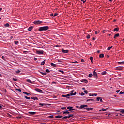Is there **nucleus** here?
<instances>
[{"instance_id": "4c0bfd02", "label": "nucleus", "mask_w": 124, "mask_h": 124, "mask_svg": "<svg viewBox=\"0 0 124 124\" xmlns=\"http://www.w3.org/2000/svg\"><path fill=\"white\" fill-rule=\"evenodd\" d=\"M67 118H68V117L67 116L63 117L62 119V120H66L67 119Z\"/></svg>"}, {"instance_id": "c85d7f7f", "label": "nucleus", "mask_w": 124, "mask_h": 124, "mask_svg": "<svg viewBox=\"0 0 124 124\" xmlns=\"http://www.w3.org/2000/svg\"><path fill=\"white\" fill-rule=\"evenodd\" d=\"M74 116V114H69V115L67 116L68 118H71V117H73Z\"/></svg>"}, {"instance_id": "864d4df0", "label": "nucleus", "mask_w": 124, "mask_h": 124, "mask_svg": "<svg viewBox=\"0 0 124 124\" xmlns=\"http://www.w3.org/2000/svg\"><path fill=\"white\" fill-rule=\"evenodd\" d=\"M23 54H27L28 53V51H23Z\"/></svg>"}, {"instance_id": "6e6d98bb", "label": "nucleus", "mask_w": 124, "mask_h": 124, "mask_svg": "<svg viewBox=\"0 0 124 124\" xmlns=\"http://www.w3.org/2000/svg\"><path fill=\"white\" fill-rule=\"evenodd\" d=\"M81 1L83 2V3H86V2L87 1V0L84 1V0H81Z\"/></svg>"}, {"instance_id": "dca6fc26", "label": "nucleus", "mask_w": 124, "mask_h": 124, "mask_svg": "<svg viewBox=\"0 0 124 124\" xmlns=\"http://www.w3.org/2000/svg\"><path fill=\"white\" fill-rule=\"evenodd\" d=\"M50 65H51V66H53V67H57V64H54V63H50Z\"/></svg>"}, {"instance_id": "09e8293b", "label": "nucleus", "mask_w": 124, "mask_h": 124, "mask_svg": "<svg viewBox=\"0 0 124 124\" xmlns=\"http://www.w3.org/2000/svg\"><path fill=\"white\" fill-rule=\"evenodd\" d=\"M124 92H122V91H121L120 93H119V94H124Z\"/></svg>"}, {"instance_id": "603ef678", "label": "nucleus", "mask_w": 124, "mask_h": 124, "mask_svg": "<svg viewBox=\"0 0 124 124\" xmlns=\"http://www.w3.org/2000/svg\"><path fill=\"white\" fill-rule=\"evenodd\" d=\"M16 90L18 91V92H22V90L21 89H16Z\"/></svg>"}, {"instance_id": "423d86ee", "label": "nucleus", "mask_w": 124, "mask_h": 124, "mask_svg": "<svg viewBox=\"0 0 124 124\" xmlns=\"http://www.w3.org/2000/svg\"><path fill=\"white\" fill-rule=\"evenodd\" d=\"M87 107H88V105H81L80 107L79 108L80 109H86V108H87Z\"/></svg>"}, {"instance_id": "e433bc0d", "label": "nucleus", "mask_w": 124, "mask_h": 124, "mask_svg": "<svg viewBox=\"0 0 124 124\" xmlns=\"http://www.w3.org/2000/svg\"><path fill=\"white\" fill-rule=\"evenodd\" d=\"M48 118H49V119H53L54 118V115L49 116Z\"/></svg>"}, {"instance_id": "1a4fd4ad", "label": "nucleus", "mask_w": 124, "mask_h": 124, "mask_svg": "<svg viewBox=\"0 0 124 124\" xmlns=\"http://www.w3.org/2000/svg\"><path fill=\"white\" fill-rule=\"evenodd\" d=\"M69 96H70V94H68L66 95H62V97H67V98H69Z\"/></svg>"}, {"instance_id": "c03bdc74", "label": "nucleus", "mask_w": 124, "mask_h": 124, "mask_svg": "<svg viewBox=\"0 0 124 124\" xmlns=\"http://www.w3.org/2000/svg\"><path fill=\"white\" fill-rule=\"evenodd\" d=\"M13 80L15 82H16L17 81H18V79H17L16 78H13Z\"/></svg>"}, {"instance_id": "a211bd4d", "label": "nucleus", "mask_w": 124, "mask_h": 124, "mask_svg": "<svg viewBox=\"0 0 124 124\" xmlns=\"http://www.w3.org/2000/svg\"><path fill=\"white\" fill-rule=\"evenodd\" d=\"M23 93H24V94H26V95H31V94L27 92H23Z\"/></svg>"}, {"instance_id": "f257e3e1", "label": "nucleus", "mask_w": 124, "mask_h": 124, "mask_svg": "<svg viewBox=\"0 0 124 124\" xmlns=\"http://www.w3.org/2000/svg\"><path fill=\"white\" fill-rule=\"evenodd\" d=\"M49 30V26H43L39 28V31H48Z\"/></svg>"}, {"instance_id": "9d476101", "label": "nucleus", "mask_w": 124, "mask_h": 124, "mask_svg": "<svg viewBox=\"0 0 124 124\" xmlns=\"http://www.w3.org/2000/svg\"><path fill=\"white\" fill-rule=\"evenodd\" d=\"M85 109L86 111H92V110H93V108H86Z\"/></svg>"}, {"instance_id": "8fccbe9b", "label": "nucleus", "mask_w": 124, "mask_h": 124, "mask_svg": "<svg viewBox=\"0 0 124 124\" xmlns=\"http://www.w3.org/2000/svg\"><path fill=\"white\" fill-rule=\"evenodd\" d=\"M108 51H110V50H111V47H110V46H108L107 48Z\"/></svg>"}, {"instance_id": "052dcab7", "label": "nucleus", "mask_w": 124, "mask_h": 124, "mask_svg": "<svg viewBox=\"0 0 124 124\" xmlns=\"http://www.w3.org/2000/svg\"><path fill=\"white\" fill-rule=\"evenodd\" d=\"M102 32H103V33H105V32H106V30H103Z\"/></svg>"}, {"instance_id": "338daca9", "label": "nucleus", "mask_w": 124, "mask_h": 124, "mask_svg": "<svg viewBox=\"0 0 124 124\" xmlns=\"http://www.w3.org/2000/svg\"><path fill=\"white\" fill-rule=\"evenodd\" d=\"M116 93H120V90H118L116 91Z\"/></svg>"}, {"instance_id": "a19ab883", "label": "nucleus", "mask_w": 124, "mask_h": 124, "mask_svg": "<svg viewBox=\"0 0 124 124\" xmlns=\"http://www.w3.org/2000/svg\"><path fill=\"white\" fill-rule=\"evenodd\" d=\"M57 15H59V14L55 13L54 15H53V17H56Z\"/></svg>"}, {"instance_id": "473e14b6", "label": "nucleus", "mask_w": 124, "mask_h": 124, "mask_svg": "<svg viewBox=\"0 0 124 124\" xmlns=\"http://www.w3.org/2000/svg\"><path fill=\"white\" fill-rule=\"evenodd\" d=\"M71 63H79V62L78 61H76L75 62H72Z\"/></svg>"}, {"instance_id": "f8f14e48", "label": "nucleus", "mask_w": 124, "mask_h": 124, "mask_svg": "<svg viewBox=\"0 0 124 124\" xmlns=\"http://www.w3.org/2000/svg\"><path fill=\"white\" fill-rule=\"evenodd\" d=\"M33 29V26H30L28 28V31H32Z\"/></svg>"}, {"instance_id": "f3484780", "label": "nucleus", "mask_w": 124, "mask_h": 124, "mask_svg": "<svg viewBox=\"0 0 124 124\" xmlns=\"http://www.w3.org/2000/svg\"><path fill=\"white\" fill-rule=\"evenodd\" d=\"M69 110H65L64 111V112H63V114H69Z\"/></svg>"}, {"instance_id": "3c124183", "label": "nucleus", "mask_w": 124, "mask_h": 124, "mask_svg": "<svg viewBox=\"0 0 124 124\" xmlns=\"http://www.w3.org/2000/svg\"><path fill=\"white\" fill-rule=\"evenodd\" d=\"M84 92L86 94H88V91H87V90H85V91H84Z\"/></svg>"}, {"instance_id": "7ed1b4c3", "label": "nucleus", "mask_w": 124, "mask_h": 124, "mask_svg": "<svg viewBox=\"0 0 124 124\" xmlns=\"http://www.w3.org/2000/svg\"><path fill=\"white\" fill-rule=\"evenodd\" d=\"M96 70H94V71L93 72V75L96 78V79H97L98 78V76H97V73H96Z\"/></svg>"}, {"instance_id": "2f4dec72", "label": "nucleus", "mask_w": 124, "mask_h": 124, "mask_svg": "<svg viewBox=\"0 0 124 124\" xmlns=\"http://www.w3.org/2000/svg\"><path fill=\"white\" fill-rule=\"evenodd\" d=\"M39 105H40L41 106H44V105H46V104L40 103L39 104Z\"/></svg>"}, {"instance_id": "0e129e2a", "label": "nucleus", "mask_w": 124, "mask_h": 124, "mask_svg": "<svg viewBox=\"0 0 124 124\" xmlns=\"http://www.w3.org/2000/svg\"><path fill=\"white\" fill-rule=\"evenodd\" d=\"M81 62H85V60L84 59H81Z\"/></svg>"}, {"instance_id": "0eeeda50", "label": "nucleus", "mask_w": 124, "mask_h": 124, "mask_svg": "<svg viewBox=\"0 0 124 124\" xmlns=\"http://www.w3.org/2000/svg\"><path fill=\"white\" fill-rule=\"evenodd\" d=\"M35 91H36V92H38V93H43V91L38 89V88H35Z\"/></svg>"}, {"instance_id": "ea45409f", "label": "nucleus", "mask_w": 124, "mask_h": 124, "mask_svg": "<svg viewBox=\"0 0 124 124\" xmlns=\"http://www.w3.org/2000/svg\"><path fill=\"white\" fill-rule=\"evenodd\" d=\"M86 38H87V39H89V38H91V35H88L86 36Z\"/></svg>"}, {"instance_id": "c9c22d12", "label": "nucleus", "mask_w": 124, "mask_h": 124, "mask_svg": "<svg viewBox=\"0 0 124 124\" xmlns=\"http://www.w3.org/2000/svg\"><path fill=\"white\" fill-rule=\"evenodd\" d=\"M106 71H103L101 73L102 75H105L106 74Z\"/></svg>"}, {"instance_id": "4be33fe9", "label": "nucleus", "mask_w": 124, "mask_h": 124, "mask_svg": "<svg viewBox=\"0 0 124 124\" xmlns=\"http://www.w3.org/2000/svg\"><path fill=\"white\" fill-rule=\"evenodd\" d=\"M36 113L35 112H29V114H30V115H35Z\"/></svg>"}, {"instance_id": "13d9d810", "label": "nucleus", "mask_w": 124, "mask_h": 124, "mask_svg": "<svg viewBox=\"0 0 124 124\" xmlns=\"http://www.w3.org/2000/svg\"><path fill=\"white\" fill-rule=\"evenodd\" d=\"M61 109H66V107H61Z\"/></svg>"}, {"instance_id": "39448f33", "label": "nucleus", "mask_w": 124, "mask_h": 124, "mask_svg": "<svg viewBox=\"0 0 124 124\" xmlns=\"http://www.w3.org/2000/svg\"><path fill=\"white\" fill-rule=\"evenodd\" d=\"M36 53L37 55H42L43 54H44V51L43 50H37Z\"/></svg>"}, {"instance_id": "ddd939ff", "label": "nucleus", "mask_w": 124, "mask_h": 124, "mask_svg": "<svg viewBox=\"0 0 124 124\" xmlns=\"http://www.w3.org/2000/svg\"><path fill=\"white\" fill-rule=\"evenodd\" d=\"M89 59L91 62V63H93V57H90Z\"/></svg>"}, {"instance_id": "20e7f679", "label": "nucleus", "mask_w": 124, "mask_h": 124, "mask_svg": "<svg viewBox=\"0 0 124 124\" xmlns=\"http://www.w3.org/2000/svg\"><path fill=\"white\" fill-rule=\"evenodd\" d=\"M67 109H69V112H71V111H74L75 110V108H73V107H71L70 106L67 107Z\"/></svg>"}, {"instance_id": "9b49d317", "label": "nucleus", "mask_w": 124, "mask_h": 124, "mask_svg": "<svg viewBox=\"0 0 124 124\" xmlns=\"http://www.w3.org/2000/svg\"><path fill=\"white\" fill-rule=\"evenodd\" d=\"M108 110V108H106V109H104V108H102L101 110H100L99 111H103V112H105V111H107Z\"/></svg>"}, {"instance_id": "a18cd8bd", "label": "nucleus", "mask_w": 124, "mask_h": 124, "mask_svg": "<svg viewBox=\"0 0 124 124\" xmlns=\"http://www.w3.org/2000/svg\"><path fill=\"white\" fill-rule=\"evenodd\" d=\"M93 76V74L90 73L88 75V77H92Z\"/></svg>"}, {"instance_id": "f03ea898", "label": "nucleus", "mask_w": 124, "mask_h": 124, "mask_svg": "<svg viewBox=\"0 0 124 124\" xmlns=\"http://www.w3.org/2000/svg\"><path fill=\"white\" fill-rule=\"evenodd\" d=\"M42 23H43V21L40 20H35L33 22V24H35V25H40V24H42Z\"/></svg>"}, {"instance_id": "7c9ffc66", "label": "nucleus", "mask_w": 124, "mask_h": 124, "mask_svg": "<svg viewBox=\"0 0 124 124\" xmlns=\"http://www.w3.org/2000/svg\"><path fill=\"white\" fill-rule=\"evenodd\" d=\"M55 118H62V115H58V116H55Z\"/></svg>"}, {"instance_id": "72a5a7b5", "label": "nucleus", "mask_w": 124, "mask_h": 124, "mask_svg": "<svg viewBox=\"0 0 124 124\" xmlns=\"http://www.w3.org/2000/svg\"><path fill=\"white\" fill-rule=\"evenodd\" d=\"M40 73H41V74H42V75H46V74H47L46 73H43L42 72H40Z\"/></svg>"}, {"instance_id": "aec40b11", "label": "nucleus", "mask_w": 124, "mask_h": 124, "mask_svg": "<svg viewBox=\"0 0 124 124\" xmlns=\"http://www.w3.org/2000/svg\"><path fill=\"white\" fill-rule=\"evenodd\" d=\"M45 61L46 60L43 61L41 63V65H44L45 64Z\"/></svg>"}, {"instance_id": "37998d69", "label": "nucleus", "mask_w": 124, "mask_h": 124, "mask_svg": "<svg viewBox=\"0 0 124 124\" xmlns=\"http://www.w3.org/2000/svg\"><path fill=\"white\" fill-rule=\"evenodd\" d=\"M16 73H20L21 72V70H17L16 71Z\"/></svg>"}, {"instance_id": "cd10ccee", "label": "nucleus", "mask_w": 124, "mask_h": 124, "mask_svg": "<svg viewBox=\"0 0 124 124\" xmlns=\"http://www.w3.org/2000/svg\"><path fill=\"white\" fill-rule=\"evenodd\" d=\"M118 63V64H124V61L119 62Z\"/></svg>"}, {"instance_id": "bf43d9fd", "label": "nucleus", "mask_w": 124, "mask_h": 124, "mask_svg": "<svg viewBox=\"0 0 124 124\" xmlns=\"http://www.w3.org/2000/svg\"><path fill=\"white\" fill-rule=\"evenodd\" d=\"M19 43V41H16L15 44H18Z\"/></svg>"}, {"instance_id": "c756f323", "label": "nucleus", "mask_w": 124, "mask_h": 124, "mask_svg": "<svg viewBox=\"0 0 124 124\" xmlns=\"http://www.w3.org/2000/svg\"><path fill=\"white\" fill-rule=\"evenodd\" d=\"M99 58H104V54H101L99 55Z\"/></svg>"}, {"instance_id": "b1692460", "label": "nucleus", "mask_w": 124, "mask_h": 124, "mask_svg": "<svg viewBox=\"0 0 124 124\" xmlns=\"http://www.w3.org/2000/svg\"><path fill=\"white\" fill-rule=\"evenodd\" d=\"M4 27H5L6 28H9V23H6L4 25Z\"/></svg>"}, {"instance_id": "393cba45", "label": "nucleus", "mask_w": 124, "mask_h": 124, "mask_svg": "<svg viewBox=\"0 0 124 124\" xmlns=\"http://www.w3.org/2000/svg\"><path fill=\"white\" fill-rule=\"evenodd\" d=\"M58 71L59 72H61L62 73V74H64V72L62 70H58Z\"/></svg>"}, {"instance_id": "bb28decb", "label": "nucleus", "mask_w": 124, "mask_h": 124, "mask_svg": "<svg viewBox=\"0 0 124 124\" xmlns=\"http://www.w3.org/2000/svg\"><path fill=\"white\" fill-rule=\"evenodd\" d=\"M87 102H89V101H94V100L93 99H87L86 100Z\"/></svg>"}, {"instance_id": "4468645a", "label": "nucleus", "mask_w": 124, "mask_h": 124, "mask_svg": "<svg viewBox=\"0 0 124 124\" xmlns=\"http://www.w3.org/2000/svg\"><path fill=\"white\" fill-rule=\"evenodd\" d=\"M82 83H86V84H88V80L87 79H82Z\"/></svg>"}, {"instance_id": "6ab92c4d", "label": "nucleus", "mask_w": 124, "mask_h": 124, "mask_svg": "<svg viewBox=\"0 0 124 124\" xmlns=\"http://www.w3.org/2000/svg\"><path fill=\"white\" fill-rule=\"evenodd\" d=\"M62 53H68V50H64L63 49H62Z\"/></svg>"}, {"instance_id": "2eb2a0df", "label": "nucleus", "mask_w": 124, "mask_h": 124, "mask_svg": "<svg viewBox=\"0 0 124 124\" xmlns=\"http://www.w3.org/2000/svg\"><path fill=\"white\" fill-rule=\"evenodd\" d=\"M26 82H27V83H30V84H33V82H32L30 79H27Z\"/></svg>"}, {"instance_id": "58836bf2", "label": "nucleus", "mask_w": 124, "mask_h": 124, "mask_svg": "<svg viewBox=\"0 0 124 124\" xmlns=\"http://www.w3.org/2000/svg\"><path fill=\"white\" fill-rule=\"evenodd\" d=\"M46 72H47V73H50V70H49V69H46Z\"/></svg>"}, {"instance_id": "5fc2aeb1", "label": "nucleus", "mask_w": 124, "mask_h": 124, "mask_svg": "<svg viewBox=\"0 0 124 124\" xmlns=\"http://www.w3.org/2000/svg\"><path fill=\"white\" fill-rule=\"evenodd\" d=\"M100 99V97H97V99H96L97 101H99Z\"/></svg>"}, {"instance_id": "4d7b16f0", "label": "nucleus", "mask_w": 124, "mask_h": 124, "mask_svg": "<svg viewBox=\"0 0 124 124\" xmlns=\"http://www.w3.org/2000/svg\"><path fill=\"white\" fill-rule=\"evenodd\" d=\"M50 16L51 17H54V14L53 13L50 14Z\"/></svg>"}, {"instance_id": "a878e982", "label": "nucleus", "mask_w": 124, "mask_h": 124, "mask_svg": "<svg viewBox=\"0 0 124 124\" xmlns=\"http://www.w3.org/2000/svg\"><path fill=\"white\" fill-rule=\"evenodd\" d=\"M119 35H120V34H119V33H117V34H115L114 38H116V37H118V36H119Z\"/></svg>"}, {"instance_id": "49530a36", "label": "nucleus", "mask_w": 124, "mask_h": 124, "mask_svg": "<svg viewBox=\"0 0 124 124\" xmlns=\"http://www.w3.org/2000/svg\"><path fill=\"white\" fill-rule=\"evenodd\" d=\"M80 94L82 96H83V95H85V93H84V92H81Z\"/></svg>"}, {"instance_id": "680f3d73", "label": "nucleus", "mask_w": 124, "mask_h": 124, "mask_svg": "<svg viewBox=\"0 0 124 124\" xmlns=\"http://www.w3.org/2000/svg\"><path fill=\"white\" fill-rule=\"evenodd\" d=\"M99 101L100 102H102L103 100H102V98H101V97H100V99H99Z\"/></svg>"}, {"instance_id": "412c9836", "label": "nucleus", "mask_w": 124, "mask_h": 124, "mask_svg": "<svg viewBox=\"0 0 124 124\" xmlns=\"http://www.w3.org/2000/svg\"><path fill=\"white\" fill-rule=\"evenodd\" d=\"M113 31H119V28H114L113 30Z\"/></svg>"}, {"instance_id": "de8ad7c7", "label": "nucleus", "mask_w": 124, "mask_h": 124, "mask_svg": "<svg viewBox=\"0 0 124 124\" xmlns=\"http://www.w3.org/2000/svg\"><path fill=\"white\" fill-rule=\"evenodd\" d=\"M99 31H95V34H98V33H99Z\"/></svg>"}, {"instance_id": "5701e85b", "label": "nucleus", "mask_w": 124, "mask_h": 124, "mask_svg": "<svg viewBox=\"0 0 124 124\" xmlns=\"http://www.w3.org/2000/svg\"><path fill=\"white\" fill-rule=\"evenodd\" d=\"M31 98V99H33V100H38V98L37 97H32Z\"/></svg>"}, {"instance_id": "774afa93", "label": "nucleus", "mask_w": 124, "mask_h": 124, "mask_svg": "<svg viewBox=\"0 0 124 124\" xmlns=\"http://www.w3.org/2000/svg\"><path fill=\"white\" fill-rule=\"evenodd\" d=\"M92 40H95V38L93 37V39H92Z\"/></svg>"}, {"instance_id": "69168bd1", "label": "nucleus", "mask_w": 124, "mask_h": 124, "mask_svg": "<svg viewBox=\"0 0 124 124\" xmlns=\"http://www.w3.org/2000/svg\"><path fill=\"white\" fill-rule=\"evenodd\" d=\"M2 108V105H0V109H1Z\"/></svg>"}, {"instance_id": "e2e57ef3", "label": "nucleus", "mask_w": 124, "mask_h": 124, "mask_svg": "<svg viewBox=\"0 0 124 124\" xmlns=\"http://www.w3.org/2000/svg\"><path fill=\"white\" fill-rule=\"evenodd\" d=\"M89 96H94V95H93V94H89Z\"/></svg>"}, {"instance_id": "79ce46f5", "label": "nucleus", "mask_w": 124, "mask_h": 124, "mask_svg": "<svg viewBox=\"0 0 124 124\" xmlns=\"http://www.w3.org/2000/svg\"><path fill=\"white\" fill-rule=\"evenodd\" d=\"M120 112H121V113H122V114H124V109H121V110H120Z\"/></svg>"}, {"instance_id": "f704fd0d", "label": "nucleus", "mask_w": 124, "mask_h": 124, "mask_svg": "<svg viewBox=\"0 0 124 124\" xmlns=\"http://www.w3.org/2000/svg\"><path fill=\"white\" fill-rule=\"evenodd\" d=\"M24 97H25V98H26V99H28V100L31 99V97H28L27 96H24Z\"/></svg>"}, {"instance_id": "6e6552de", "label": "nucleus", "mask_w": 124, "mask_h": 124, "mask_svg": "<svg viewBox=\"0 0 124 124\" xmlns=\"http://www.w3.org/2000/svg\"><path fill=\"white\" fill-rule=\"evenodd\" d=\"M73 92H74V90H72L71 91V93L70 94V96H72L73 95H76V92H75L74 93Z\"/></svg>"}]
</instances>
